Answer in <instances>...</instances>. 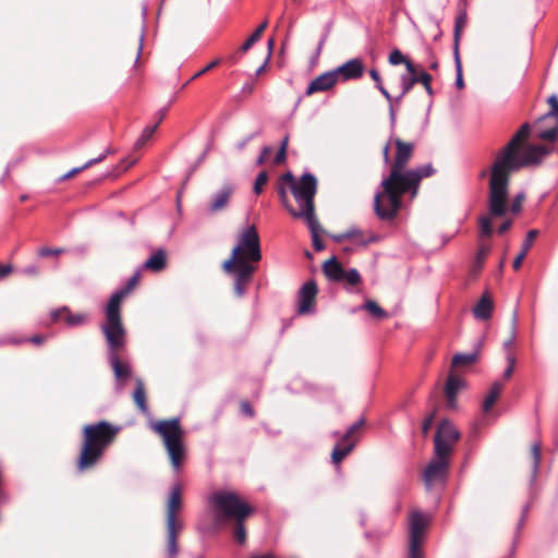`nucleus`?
Instances as JSON below:
<instances>
[{
    "instance_id": "f257e3e1",
    "label": "nucleus",
    "mask_w": 558,
    "mask_h": 558,
    "mask_svg": "<svg viewBox=\"0 0 558 558\" xmlns=\"http://www.w3.org/2000/svg\"><path fill=\"white\" fill-rule=\"evenodd\" d=\"M530 134V124L524 123L512 136L509 143L497 154L492 166L488 186V213L478 218L480 236L490 238L493 234L494 218H502L510 209L513 214L520 213L524 194H518L509 206V183L512 172L539 160L551 151L545 145H526Z\"/></svg>"
},
{
    "instance_id": "f03ea898",
    "label": "nucleus",
    "mask_w": 558,
    "mask_h": 558,
    "mask_svg": "<svg viewBox=\"0 0 558 558\" xmlns=\"http://www.w3.org/2000/svg\"><path fill=\"white\" fill-rule=\"evenodd\" d=\"M260 260V239L256 227L250 226L239 233L230 257L221 264L223 272L233 278V291L238 298L244 295Z\"/></svg>"
},
{
    "instance_id": "7ed1b4c3",
    "label": "nucleus",
    "mask_w": 558,
    "mask_h": 558,
    "mask_svg": "<svg viewBox=\"0 0 558 558\" xmlns=\"http://www.w3.org/2000/svg\"><path fill=\"white\" fill-rule=\"evenodd\" d=\"M209 506L215 523L229 525L234 541L243 545L246 542V520L255 512L239 494L231 490H218L209 497Z\"/></svg>"
},
{
    "instance_id": "20e7f679",
    "label": "nucleus",
    "mask_w": 558,
    "mask_h": 558,
    "mask_svg": "<svg viewBox=\"0 0 558 558\" xmlns=\"http://www.w3.org/2000/svg\"><path fill=\"white\" fill-rule=\"evenodd\" d=\"M121 428L107 421L87 424L82 429V446L76 460V469L85 472L94 469L106 450L114 442Z\"/></svg>"
},
{
    "instance_id": "39448f33",
    "label": "nucleus",
    "mask_w": 558,
    "mask_h": 558,
    "mask_svg": "<svg viewBox=\"0 0 558 558\" xmlns=\"http://www.w3.org/2000/svg\"><path fill=\"white\" fill-rule=\"evenodd\" d=\"M432 165H424L414 169L407 170L403 179L395 185L391 194H387L383 199V206L374 209L376 216L383 221H392L401 209V197L405 193H411L412 197L417 194L421 181L434 173Z\"/></svg>"
},
{
    "instance_id": "423d86ee",
    "label": "nucleus",
    "mask_w": 558,
    "mask_h": 558,
    "mask_svg": "<svg viewBox=\"0 0 558 558\" xmlns=\"http://www.w3.org/2000/svg\"><path fill=\"white\" fill-rule=\"evenodd\" d=\"M281 183H287L290 191L299 204V209H290V214L295 218L316 217L314 197L317 192V180L312 173H304L299 180H295L291 172L280 177Z\"/></svg>"
},
{
    "instance_id": "0eeeda50",
    "label": "nucleus",
    "mask_w": 558,
    "mask_h": 558,
    "mask_svg": "<svg viewBox=\"0 0 558 558\" xmlns=\"http://www.w3.org/2000/svg\"><path fill=\"white\" fill-rule=\"evenodd\" d=\"M141 281V272L136 271L125 283V286L117 291L110 298L106 307V320L101 326V330L113 345H118V338L122 336L124 328L121 316V304L123 300L132 293Z\"/></svg>"
},
{
    "instance_id": "6e6552de",
    "label": "nucleus",
    "mask_w": 558,
    "mask_h": 558,
    "mask_svg": "<svg viewBox=\"0 0 558 558\" xmlns=\"http://www.w3.org/2000/svg\"><path fill=\"white\" fill-rule=\"evenodd\" d=\"M392 142L396 154L390 165L389 175L381 181V191H378L374 197V209L383 206L384 197L391 194L398 181L400 182L403 179L407 166L414 153L415 146L413 143L405 142L400 137H396Z\"/></svg>"
},
{
    "instance_id": "1a4fd4ad",
    "label": "nucleus",
    "mask_w": 558,
    "mask_h": 558,
    "mask_svg": "<svg viewBox=\"0 0 558 558\" xmlns=\"http://www.w3.org/2000/svg\"><path fill=\"white\" fill-rule=\"evenodd\" d=\"M151 429L162 438L172 468L177 471L180 470L185 454L180 420L174 417L157 421L151 425Z\"/></svg>"
},
{
    "instance_id": "9d476101",
    "label": "nucleus",
    "mask_w": 558,
    "mask_h": 558,
    "mask_svg": "<svg viewBox=\"0 0 558 558\" xmlns=\"http://www.w3.org/2000/svg\"><path fill=\"white\" fill-rule=\"evenodd\" d=\"M460 432L449 420H442L437 426L434 437V453L436 456H450L453 447L460 439Z\"/></svg>"
},
{
    "instance_id": "9b49d317",
    "label": "nucleus",
    "mask_w": 558,
    "mask_h": 558,
    "mask_svg": "<svg viewBox=\"0 0 558 558\" xmlns=\"http://www.w3.org/2000/svg\"><path fill=\"white\" fill-rule=\"evenodd\" d=\"M428 519L420 511H413L410 517L408 558H424L422 550L424 533Z\"/></svg>"
},
{
    "instance_id": "f8f14e48",
    "label": "nucleus",
    "mask_w": 558,
    "mask_h": 558,
    "mask_svg": "<svg viewBox=\"0 0 558 558\" xmlns=\"http://www.w3.org/2000/svg\"><path fill=\"white\" fill-rule=\"evenodd\" d=\"M450 456H436L427 464L423 472V481L427 489H432L437 484H442L449 471Z\"/></svg>"
},
{
    "instance_id": "ddd939ff",
    "label": "nucleus",
    "mask_w": 558,
    "mask_h": 558,
    "mask_svg": "<svg viewBox=\"0 0 558 558\" xmlns=\"http://www.w3.org/2000/svg\"><path fill=\"white\" fill-rule=\"evenodd\" d=\"M110 349V363L113 369V374L117 380H126L131 376L130 366L123 363L119 359V351L124 347L125 343V328H122V336L118 338V345H113L109 339H106Z\"/></svg>"
},
{
    "instance_id": "4468645a",
    "label": "nucleus",
    "mask_w": 558,
    "mask_h": 558,
    "mask_svg": "<svg viewBox=\"0 0 558 558\" xmlns=\"http://www.w3.org/2000/svg\"><path fill=\"white\" fill-rule=\"evenodd\" d=\"M534 129L538 138L554 142L558 133V116L549 109L536 121Z\"/></svg>"
},
{
    "instance_id": "2eb2a0df",
    "label": "nucleus",
    "mask_w": 558,
    "mask_h": 558,
    "mask_svg": "<svg viewBox=\"0 0 558 558\" xmlns=\"http://www.w3.org/2000/svg\"><path fill=\"white\" fill-rule=\"evenodd\" d=\"M333 72L336 73L338 82L340 80L342 82L359 80L364 74V63L360 58L350 59L335 69Z\"/></svg>"
},
{
    "instance_id": "dca6fc26",
    "label": "nucleus",
    "mask_w": 558,
    "mask_h": 558,
    "mask_svg": "<svg viewBox=\"0 0 558 558\" xmlns=\"http://www.w3.org/2000/svg\"><path fill=\"white\" fill-rule=\"evenodd\" d=\"M181 507L182 485L178 483L173 485L167 502V525H182V522L177 518Z\"/></svg>"
},
{
    "instance_id": "f3484780",
    "label": "nucleus",
    "mask_w": 558,
    "mask_h": 558,
    "mask_svg": "<svg viewBox=\"0 0 558 558\" xmlns=\"http://www.w3.org/2000/svg\"><path fill=\"white\" fill-rule=\"evenodd\" d=\"M337 83L338 80L333 70L322 73L308 84L305 95L312 96L316 93L328 92L332 89Z\"/></svg>"
},
{
    "instance_id": "a211bd4d",
    "label": "nucleus",
    "mask_w": 558,
    "mask_h": 558,
    "mask_svg": "<svg viewBox=\"0 0 558 558\" xmlns=\"http://www.w3.org/2000/svg\"><path fill=\"white\" fill-rule=\"evenodd\" d=\"M317 284L314 281H307L299 292V314H307L312 311L317 296Z\"/></svg>"
},
{
    "instance_id": "6ab92c4d",
    "label": "nucleus",
    "mask_w": 558,
    "mask_h": 558,
    "mask_svg": "<svg viewBox=\"0 0 558 558\" xmlns=\"http://www.w3.org/2000/svg\"><path fill=\"white\" fill-rule=\"evenodd\" d=\"M234 187L226 183L223 184L210 198L208 203V211L210 214L219 213L227 208L232 195Z\"/></svg>"
},
{
    "instance_id": "aec40b11",
    "label": "nucleus",
    "mask_w": 558,
    "mask_h": 558,
    "mask_svg": "<svg viewBox=\"0 0 558 558\" xmlns=\"http://www.w3.org/2000/svg\"><path fill=\"white\" fill-rule=\"evenodd\" d=\"M432 82V75L428 74L425 71H422L418 73V75L410 76V77H402V92L399 97L396 98V101L399 102L410 90L413 88L414 85H418L421 83L426 92L429 95H433V88L430 85Z\"/></svg>"
},
{
    "instance_id": "412c9836",
    "label": "nucleus",
    "mask_w": 558,
    "mask_h": 558,
    "mask_svg": "<svg viewBox=\"0 0 558 558\" xmlns=\"http://www.w3.org/2000/svg\"><path fill=\"white\" fill-rule=\"evenodd\" d=\"M268 26V21H264L256 29L255 32L243 43V45L239 48V50L233 53L232 56H230L228 58V62H230L231 64H234L238 62L239 58L241 54H244L246 53L251 47L257 41L259 40V38L262 37L263 33L265 32V29L267 28Z\"/></svg>"
},
{
    "instance_id": "4be33fe9",
    "label": "nucleus",
    "mask_w": 558,
    "mask_h": 558,
    "mask_svg": "<svg viewBox=\"0 0 558 558\" xmlns=\"http://www.w3.org/2000/svg\"><path fill=\"white\" fill-rule=\"evenodd\" d=\"M463 381L458 378L454 374H450L448 376L446 386H445V397L447 401V407L449 409H456L457 407V396L459 390L461 389Z\"/></svg>"
},
{
    "instance_id": "5701e85b",
    "label": "nucleus",
    "mask_w": 558,
    "mask_h": 558,
    "mask_svg": "<svg viewBox=\"0 0 558 558\" xmlns=\"http://www.w3.org/2000/svg\"><path fill=\"white\" fill-rule=\"evenodd\" d=\"M168 255L165 248H158L143 265V268L153 272H160L167 267Z\"/></svg>"
},
{
    "instance_id": "b1692460",
    "label": "nucleus",
    "mask_w": 558,
    "mask_h": 558,
    "mask_svg": "<svg viewBox=\"0 0 558 558\" xmlns=\"http://www.w3.org/2000/svg\"><path fill=\"white\" fill-rule=\"evenodd\" d=\"M468 24V12L465 7H460L454 22L453 51H460L462 32Z\"/></svg>"
},
{
    "instance_id": "393cba45",
    "label": "nucleus",
    "mask_w": 558,
    "mask_h": 558,
    "mask_svg": "<svg viewBox=\"0 0 558 558\" xmlns=\"http://www.w3.org/2000/svg\"><path fill=\"white\" fill-rule=\"evenodd\" d=\"M344 270L336 257L327 259L323 265L324 274L332 281L340 282L343 279Z\"/></svg>"
},
{
    "instance_id": "a878e982",
    "label": "nucleus",
    "mask_w": 558,
    "mask_h": 558,
    "mask_svg": "<svg viewBox=\"0 0 558 558\" xmlns=\"http://www.w3.org/2000/svg\"><path fill=\"white\" fill-rule=\"evenodd\" d=\"M493 310H494L493 300L487 293H485L478 300L477 304L475 305V307L473 310V313L476 318L487 320L492 317Z\"/></svg>"
},
{
    "instance_id": "bb28decb",
    "label": "nucleus",
    "mask_w": 558,
    "mask_h": 558,
    "mask_svg": "<svg viewBox=\"0 0 558 558\" xmlns=\"http://www.w3.org/2000/svg\"><path fill=\"white\" fill-rule=\"evenodd\" d=\"M53 318L64 319L70 326H78L85 324L88 316L84 313L72 314L68 307H63L53 314Z\"/></svg>"
},
{
    "instance_id": "cd10ccee",
    "label": "nucleus",
    "mask_w": 558,
    "mask_h": 558,
    "mask_svg": "<svg viewBox=\"0 0 558 558\" xmlns=\"http://www.w3.org/2000/svg\"><path fill=\"white\" fill-rule=\"evenodd\" d=\"M182 525H167V551L170 558L178 554V535Z\"/></svg>"
},
{
    "instance_id": "c85d7f7f",
    "label": "nucleus",
    "mask_w": 558,
    "mask_h": 558,
    "mask_svg": "<svg viewBox=\"0 0 558 558\" xmlns=\"http://www.w3.org/2000/svg\"><path fill=\"white\" fill-rule=\"evenodd\" d=\"M537 234H538V232L536 230H530L527 232L526 238L522 244L521 252L517 255V257L513 260L514 270H518L521 267L527 252L530 251L535 239L537 238Z\"/></svg>"
},
{
    "instance_id": "c756f323",
    "label": "nucleus",
    "mask_w": 558,
    "mask_h": 558,
    "mask_svg": "<svg viewBox=\"0 0 558 558\" xmlns=\"http://www.w3.org/2000/svg\"><path fill=\"white\" fill-rule=\"evenodd\" d=\"M357 438L350 442H339L331 452V459L335 464H339L354 449Z\"/></svg>"
},
{
    "instance_id": "7c9ffc66",
    "label": "nucleus",
    "mask_w": 558,
    "mask_h": 558,
    "mask_svg": "<svg viewBox=\"0 0 558 558\" xmlns=\"http://www.w3.org/2000/svg\"><path fill=\"white\" fill-rule=\"evenodd\" d=\"M502 388H504V386L499 381H495L492 385L489 391L487 392V395L485 396V398L483 400L482 409L485 413L489 412L492 410V408L494 407V404L496 403V401L499 399Z\"/></svg>"
},
{
    "instance_id": "2f4dec72",
    "label": "nucleus",
    "mask_w": 558,
    "mask_h": 558,
    "mask_svg": "<svg viewBox=\"0 0 558 558\" xmlns=\"http://www.w3.org/2000/svg\"><path fill=\"white\" fill-rule=\"evenodd\" d=\"M133 401L142 413H147L148 405L146 401L145 385L140 378L136 379L135 390L133 392Z\"/></svg>"
},
{
    "instance_id": "473e14b6",
    "label": "nucleus",
    "mask_w": 558,
    "mask_h": 558,
    "mask_svg": "<svg viewBox=\"0 0 558 558\" xmlns=\"http://www.w3.org/2000/svg\"><path fill=\"white\" fill-rule=\"evenodd\" d=\"M308 228L312 233L313 246L316 251H323L325 248V244L319 236V232L322 231L317 217L305 219Z\"/></svg>"
},
{
    "instance_id": "72a5a7b5",
    "label": "nucleus",
    "mask_w": 558,
    "mask_h": 558,
    "mask_svg": "<svg viewBox=\"0 0 558 558\" xmlns=\"http://www.w3.org/2000/svg\"><path fill=\"white\" fill-rule=\"evenodd\" d=\"M478 360V352L458 353L452 357L451 367L469 366Z\"/></svg>"
},
{
    "instance_id": "f704fd0d",
    "label": "nucleus",
    "mask_w": 558,
    "mask_h": 558,
    "mask_svg": "<svg viewBox=\"0 0 558 558\" xmlns=\"http://www.w3.org/2000/svg\"><path fill=\"white\" fill-rule=\"evenodd\" d=\"M108 153H109V151H107L106 154L100 155V156H99V157H97V158H93V159L88 160L87 162H85V163H84L83 166H81V167H76V168L71 169L69 172L64 173V174L60 178V181H65V180L72 179V178H74L76 174H78L80 172H82L83 170L88 169V168H90L92 166H94V165H96V163H98V162H101V161L106 158V156H107V154H108Z\"/></svg>"
},
{
    "instance_id": "c9c22d12",
    "label": "nucleus",
    "mask_w": 558,
    "mask_h": 558,
    "mask_svg": "<svg viewBox=\"0 0 558 558\" xmlns=\"http://www.w3.org/2000/svg\"><path fill=\"white\" fill-rule=\"evenodd\" d=\"M365 425V418H360L357 422H355L354 424H352L348 430L345 432V434L342 436L341 438V442H350L352 441L354 438H357V440L360 439V436L362 434V429Z\"/></svg>"
},
{
    "instance_id": "e433bc0d",
    "label": "nucleus",
    "mask_w": 558,
    "mask_h": 558,
    "mask_svg": "<svg viewBox=\"0 0 558 558\" xmlns=\"http://www.w3.org/2000/svg\"><path fill=\"white\" fill-rule=\"evenodd\" d=\"M490 247L486 244H481L476 254V259L472 266V275L476 276L482 270L483 264L489 254Z\"/></svg>"
},
{
    "instance_id": "4c0bfd02",
    "label": "nucleus",
    "mask_w": 558,
    "mask_h": 558,
    "mask_svg": "<svg viewBox=\"0 0 558 558\" xmlns=\"http://www.w3.org/2000/svg\"><path fill=\"white\" fill-rule=\"evenodd\" d=\"M362 307L375 319L381 320L388 318V313L373 300H367Z\"/></svg>"
},
{
    "instance_id": "58836bf2",
    "label": "nucleus",
    "mask_w": 558,
    "mask_h": 558,
    "mask_svg": "<svg viewBox=\"0 0 558 558\" xmlns=\"http://www.w3.org/2000/svg\"><path fill=\"white\" fill-rule=\"evenodd\" d=\"M158 126H159V122H157V123H156L155 125H153V126H146V128L143 130V132H142L141 136H140V137L137 138V141L135 142L134 147H135L136 149L142 148V147L146 144V142H148V141L151 138V136L154 135V133L156 132V130H157V128H158Z\"/></svg>"
},
{
    "instance_id": "ea45409f",
    "label": "nucleus",
    "mask_w": 558,
    "mask_h": 558,
    "mask_svg": "<svg viewBox=\"0 0 558 558\" xmlns=\"http://www.w3.org/2000/svg\"><path fill=\"white\" fill-rule=\"evenodd\" d=\"M453 58H454V64H456V70H457L456 85L458 88L461 89L464 87V81H463V76H462V62H461L460 51H453Z\"/></svg>"
},
{
    "instance_id": "a19ab883",
    "label": "nucleus",
    "mask_w": 558,
    "mask_h": 558,
    "mask_svg": "<svg viewBox=\"0 0 558 558\" xmlns=\"http://www.w3.org/2000/svg\"><path fill=\"white\" fill-rule=\"evenodd\" d=\"M437 411H438V407L434 405L433 409L430 410V412L424 418V421L422 423V434L424 436L428 435V433L430 430V427H432V425L434 423V420L436 417Z\"/></svg>"
},
{
    "instance_id": "79ce46f5",
    "label": "nucleus",
    "mask_w": 558,
    "mask_h": 558,
    "mask_svg": "<svg viewBox=\"0 0 558 558\" xmlns=\"http://www.w3.org/2000/svg\"><path fill=\"white\" fill-rule=\"evenodd\" d=\"M361 275L356 269L344 270L343 279L340 282H347L350 286H357L361 282Z\"/></svg>"
},
{
    "instance_id": "37998d69",
    "label": "nucleus",
    "mask_w": 558,
    "mask_h": 558,
    "mask_svg": "<svg viewBox=\"0 0 558 558\" xmlns=\"http://www.w3.org/2000/svg\"><path fill=\"white\" fill-rule=\"evenodd\" d=\"M267 182H268V174L266 171H262L255 180L254 193L257 195L260 194L263 192V187L266 185Z\"/></svg>"
},
{
    "instance_id": "c03bdc74",
    "label": "nucleus",
    "mask_w": 558,
    "mask_h": 558,
    "mask_svg": "<svg viewBox=\"0 0 558 558\" xmlns=\"http://www.w3.org/2000/svg\"><path fill=\"white\" fill-rule=\"evenodd\" d=\"M506 359H507V362H508V366L505 369L502 376H504V379L508 380V379H510V377L512 376V374L514 372L515 356H514L513 352H509L506 355Z\"/></svg>"
},
{
    "instance_id": "a18cd8bd",
    "label": "nucleus",
    "mask_w": 558,
    "mask_h": 558,
    "mask_svg": "<svg viewBox=\"0 0 558 558\" xmlns=\"http://www.w3.org/2000/svg\"><path fill=\"white\" fill-rule=\"evenodd\" d=\"M531 456L533 459V468L536 470L541 461V444L535 442L531 447Z\"/></svg>"
},
{
    "instance_id": "49530a36",
    "label": "nucleus",
    "mask_w": 558,
    "mask_h": 558,
    "mask_svg": "<svg viewBox=\"0 0 558 558\" xmlns=\"http://www.w3.org/2000/svg\"><path fill=\"white\" fill-rule=\"evenodd\" d=\"M405 59H407V57H404L399 49H395L389 54V58H388L389 63L392 65L401 64V63L405 62Z\"/></svg>"
},
{
    "instance_id": "de8ad7c7",
    "label": "nucleus",
    "mask_w": 558,
    "mask_h": 558,
    "mask_svg": "<svg viewBox=\"0 0 558 558\" xmlns=\"http://www.w3.org/2000/svg\"><path fill=\"white\" fill-rule=\"evenodd\" d=\"M278 195L280 197V201L282 203V205L290 211V209H294L291 205H290V202H289V197H288V193H287V190L286 187L280 184V186L278 187Z\"/></svg>"
},
{
    "instance_id": "09e8293b",
    "label": "nucleus",
    "mask_w": 558,
    "mask_h": 558,
    "mask_svg": "<svg viewBox=\"0 0 558 558\" xmlns=\"http://www.w3.org/2000/svg\"><path fill=\"white\" fill-rule=\"evenodd\" d=\"M64 250L63 248H49V247H41L39 251H38V255L40 257H48V256H56V255H59L61 253H63Z\"/></svg>"
},
{
    "instance_id": "8fccbe9b",
    "label": "nucleus",
    "mask_w": 558,
    "mask_h": 558,
    "mask_svg": "<svg viewBox=\"0 0 558 558\" xmlns=\"http://www.w3.org/2000/svg\"><path fill=\"white\" fill-rule=\"evenodd\" d=\"M240 410L244 415H246L248 417H253L255 415V411H254L252 404L246 400L241 401Z\"/></svg>"
},
{
    "instance_id": "3c124183",
    "label": "nucleus",
    "mask_w": 558,
    "mask_h": 558,
    "mask_svg": "<svg viewBox=\"0 0 558 558\" xmlns=\"http://www.w3.org/2000/svg\"><path fill=\"white\" fill-rule=\"evenodd\" d=\"M220 63V59H216L214 61H211L210 63H208L204 69H202L201 71H198L197 73H195L191 80H195L199 76H202L203 74H205L206 72L213 70L214 68H216L218 64Z\"/></svg>"
},
{
    "instance_id": "603ef678",
    "label": "nucleus",
    "mask_w": 558,
    "mask_h": 558,
    "mask_svg": "<svg viewBox=\"0 0 558 558\" xmlns=\"http://www.w3.org/2000/svg\"><path fill=\"white\" fill-rule=\"evenodd\" d=\"M271 150H272V149H271V147H269V146L264 147V148H263V151H262V154H260V156H259V157L257 158V160H256V163H257L258 166L264 165V163H265V161L267 160V158H268L269 154L271 153Z\"/></svg>"
},
{
    "instance_id": "864d4df0",
    "label": "nucleus",
    "mask_w": 558,
    "mask_h": 558,
    "mask_svg": "<svg viewBox=\"0 0 558 558\" xmlns=\"http://www.w3.org/2000/svg\"><path fill=\"white\" fill-rule=\"evenodd\" d=\"M547 102L550 109L558 116V97L557 95H551L548 97Z\"/></svg>"
},
{
    "instance_id": "5fc2aeb1",
    "label": "nucleus",
    "mask_w": 558,
    "mask_h": 558,
    "mask_svg": "<svg viewBox=\"0 0 558 558\" xmlns=\"http://www.w3.org/2000/svg\"><path fill=\"white\" fill-rule=\"evenodd\" d=\"M513 343H514V332L511 331L509 338L507 340H505V342H504V347H505V349L507 351V354L509 352H512Z\"/></svg>"
},
{
    "instance_id": "6e6d98bb",
    "label": "nucleus",
    "mask_w": 558,
    "mask_h": 558,
    "mask_svg": "<svg viewBox=\"0 0 558 558\" xmlns=\"http://www.w3.org/2000/svg\"><path fill=\"white\" fill-rule=\"evenodd\" d=\"M287 156V151L284 150V147H280L276 157H275V163L280 165L284 162Z\"/></svg>"
},
{
    "instance_id": "4d7b16f0",
    "label": "nucleus",
    "mask_w": 558,
    "mask_h": 558,
    "mask_svg": "<svg viewBox=\"0 0 558 558\" xmlns=\"http://www.w3.org/2000/svg\"><path fill=\"white\" fill-rule=\"evenodd\" d=\"M369 75L372 80L375 82L376 87L383 84L381 76L376 69L369 70Z\"/></svg>"
},
{
    "instance_id": "13d9d810",
    "label": "nucleus",
    "mask_w": 558,
    "mask_h": 558,
    "mask_svg": "<svg viewBox=\"0 0 558 558\" xmlns=\"http://www.w3.org/2000/svg\"><path fill=\"white\" fill-rule=\"evenodd\" d=\"M403 64L405 65L408 72L411 74V76L418 75L416 66L413 64V62L411 60H409L407 58L405 62H403Z\"/></svg>"
},
{
    "instance_id": "bf43d9fd",
    "label": "nucleus",
    "mask_w": 558,
    "mask_h": 558,
    "mask_svg": "<svg viewBox=\"0 0 558 558\" xmlns=\"http://www.w3.org/2000/svg\"><path fill=\"white\" fill-rule=\"evenodd\" d=\"M390 147H391V142H388L386 143V145L384 146L383 148V157H384V161L386 163H391V160H390Z\"/></svg>"
},
{
    "instance_id": "052dcab7",
    "label": "nucleus",
    "mask_w": 558,
    "mask_h": 558,
    "mask_svg": "<svg viewBox=\"0 0 558 558\" xmlns=\"http://www.w3.org/2000/svg\"><path fill=\"white\" fill-rule=\"evenodd\" d=\"M511 225H512V221L511 220H506L504 221L499 228H498V233L499 234H504L506 233L510 228H511Z\"/></svg>"
},
{
    "instance_id": "680f3d73",
    "label": "nucleus",
    "mask_w": 558,
    "mask_h": 558,
    "mask_svg": "<svg viewBox=\"0 0 558 558\" xmlns=\"http://www.w3.org/2000/svg\"><path fill=\"white\" fill-rule=\"evenodd\" d=\"M12 272V266L11 265H1L0 264V277H7Z\"/></svg>"
},
{
    "instance_id": "e2e57ef3",
    "label": "nucleus",
    "mask_w": 558,
    "mask_h": 558,
    "mask_svg": "<svg viewBox=\"0 0 558 558\" xmlns=\"http://www.w3.org/2000/svg\"><path fill=\"white\" fill-rule=\"evenodd\" d=\"M253 138L252 135L241 140L240 142L236 143L235 147L238 150H242L245 148V146L247 145V143Z\"/></svg>"
},
{
    "instance_id": "0e129e2a",
    "label": "nucleus",
    "mask_w": 558,
    "mask_h": 558,
    "mask_svg": "<svg viewBox=\"0 0 558 558\" xmlns=\"http://www.w3.org/2000/svg\"><path fill=\"white\" fill-rule=\"evenodd\" d=\"M378 90L384 95V97L391 104L392 97L389 94V92L385 88V86L381 84L377 86Z\"/></svg>"
},
{
    "instance_id": "69168bd1",
    "label": "nucleus",
    "mask_w": 558,
    "mask_h": 558,
    "mask_svg": "<svg viewBox=\"0 0 558 558\" xmlns=\"http://www.w3.org/2000/svg\"><path fill=\"white\" fill-rule=\"evenodd\" d=\"M24 272L29 276H37L39 274V269L36 266H27L24 269Z\"/></svg>"
},
{
    "instance_id": "338daca9",
    "label": "nucleus",
    "mask_w": 558,
    "mask_h": 558,
    "mask_svg": "<svg viewBox=\"0 0 558 558\" xmlns=\"http://www.w3.org/2000/svg\"><path fill=\"white\" fill-rule=\"evenodd\" d=\"M135 163V159H132V160H129V159H124L121 161V167H122V170L125 171L128 170L130 167H132L133 165Z\"/></svg>"
},
{
    "instance_id": "774afa93",
    "label": "nucleus",
    "mask_w": 558,
    "mask_h": 558,
    "mask_svg": "<svg viewBox=\"0 0 558 558\" xmlns=\"http://www.w3.org/2000/svg\"><path fill=\"white\" fill-rule=\"evenodd\" d=\"M44 341H45V337L41 335H36L31 338V342H33L34 344H37V345L41 344Z\"/></svg>"
}]
</instances>
